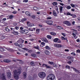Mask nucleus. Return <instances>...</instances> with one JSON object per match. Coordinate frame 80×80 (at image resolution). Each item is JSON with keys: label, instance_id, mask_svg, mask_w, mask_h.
<instances>
[{"label": "nucleus", "instance_id": "obj_1", "mask_svg": "<svg viewBox=\"0 0 80 80\" xmlns=\"http://www.w3.org/2000/svg\"><path fill=\"white\" fill-rule=\"evenodd\" d=\"M21 70L20 69H18V70H15L13 71V75L14 78L16 80H18L19 78V75L21 73Z\"/></svg>", "mask_w": 80, "mask_h": 80}, {"label": "nucleus", "instance_id": "obj_2", "mask_svg": "<svg viewBox=\"0 0 80 80\" xmlns=\"http://www.w3.org/2000/svg\"><path fill=\"white\" fill-rule=\"evenodd\" d=\"M55 78V77L53 74H49L46 78L47 80H54Z\"/></svg>", "mask_w": 80, "mask_h": 80}, {"label": "nucleus", "instance_id": "obj_3", "mask_svg": "<svg viewBox=\"0 0 80 80\" xmlns=\"http://www.w3.org/2000/svg\"><path fill=\"white\" fill-rule=\"evenodd\" d=\"M38 76L41 78H44L46 76V73L44 72H41L38 74Z\"/></svg>", "mask_w": 80, "mask_h": 80}, {"label": "nucleus", "instance_id": "obj_4", "mask_svg": "<svg viewBox=\"0 0 80 80\" xmlns=\"http://www.w3.org/2000/svg\"><path fill=\"white\" fill-rule=\"evenodd\" d=\"M45 22L49 25H53V21H52L47 20Z\"/></svg>", "mask_w": 80, "mask_h": 80}, {"label": "nucleus", "instance_id": "obj_5", "mask_svg": "<svg viewBox=\"0 0 80 80\" xmlns=\"http://www.w3.org/2000/svg\"><path fill=\"white\" fill-rule=\"evenodd\" d=\"M20 33H28V30H23L20 31Z\"/></svg>", "mask_w": 80, "mask_h": 80}, {"label": "nucleus", "instance_id": "obj_6", "mask_svg": "<svg viewBox=\"0 0 80 80\" xmlns=\"http://www.w3.org/2000/svg\"><path fill=\"white\" fill-rule=\"evenodd\" d=\"M1 78L2 79V80H7L4 74L3 73L1 74V75H0V79H1Z\"/></svg>", "mask_w": 80, "mask_h": 80}, {"label": "nucleus", "instance_id": "obj_7", "mask_svg": "<svg viewBox=\"0 0 80 80\" xmlns=\"http://www.w3.org/2000/svg\"><path fill=\"white\" fill-rule=\"evenodd\" d=\"M42 66H40V67H46L47 68H51V67L45 64H43Z\"/></svg>", "mask_w": 80, "mask_h": 80}, {"label": "nucleus", "instance_id": "obj_8", "mask_svg": "<svg viewBox=\"0 0 80 80\" xmlns=\"http://www.w3.org/2000/svg\"><path fill=\"white\" fill-rule=\"evenodd\" d=\"M18 42L19 43L22 44V43H23V42H24V40L22 38H19V40L18 41Z\"/></svg>", "mask_w": 80, "mask_h": 80}, {"label": "nucleus", "instance_id": "obj_9", "mask_svg": "<svg viewBox=\"0 0 80 80\" xmlns=\"http://www.w3.org/2000/svg\"><path fill=\"white\" fill-rule=\"evenodd\" d=\"M22 75L23 78L24 79H25V78H27V72H23L22 73Z\"/></svg>", "mask_w": 80, "mask_h": 80}, {"label": "nucleus", "instance_id": "obj_10", "mask_svg": "<svg viewBox=\"0 0 80 80\" xmlns=\"http://www.w3.org/2000/svg\"><path fill=\"white\" fill-rule=\"evenodd\" d=\"M67 58L69 60H70V61H71V62H73V57L68 56L67 57Z\"/></svg>", "mask_w": 80, "mask_h": 80}, {"label": "nucleus", "instance_id": "obj_11", "mask_svg": "<svg viewBox=\"0 0 80 80\" xmlns=\"http://www.w3.org/2000/svg\"><path fill=\"white\" fill-rule=\"evenodd\" d=\"M12 33L15 35H18V32L15 31L14 30H13V31L12 32Z\"/></svg>", "mask_w": 80, "mask_h": 80}, {"label": "nucleus", "instance_id": "obj_12", "mask_svg": "<svg viewBox=\"0 0 80 80\" xmlns=\"http://www.w3.org/2000/svg\"><path fill=\"white\" fill-rule=\"evenodd\" d=\"M41 39L44 42H47L48 41L45 37L42 38H41Z\"/></svg>", "mask_w": 80, "mask_h": 80}, {"label": "nucleus", "instance_id": "obj_13", "mask_svg": "<svg viewBox=\"0 0 80 80\" xmlns=\"http://www.w3.org/2000/svg\"><path fill=\"white\" fill-rule=\"evenodd\" d=\"M8 78H11V77L12 76V74L11 72H8Z\"/></svg>", "mask_w": 80, "mask_h": 80}, {"label": "nucleus", "instance_id": "obj_14", "mask_svg": "<svg viewBox=\"0 0 80 80\" xmlns=\"http://www.w3.org/2000/svg\"><path fill=\"white\" fill-rule=\"evenodd\" d=\"M27 25L28 27H32L34 26L33 24L32 23H28V22H27Z\"/></svg>", "mask_w": 80, "mask_h": 80}, {"label": "nucleus", "instance_id": "obj_15", "mask_svg": "<svg viewBox=\"0 0 80 80\" xmlns=\"http://www.w3.org/2000/svg\"><path fill=\"white\" fill-rule=\"evenodd\" d=\"M44 53H45V54H46L47 55H49V54H50V52L48 51V50H45L44 51Z\"/></svg>", "mask_w": 80, "mask_h": 80}, {"label": "nucleus", "instance_id": "obj_16", "mask_svg": "<svg viewBox=\"0 0 80 80\" xmlns=\"http://www.w3.org/2000/svg\"><path fill=\"white\" fill-rule=\"evenodd\" d=\"M3 62H6V63H10V62H11V61L10 60L8 59H4L3 60Z\"/></svg>", "mask_w": 80, "mask_h": 80}, {"label": "nucleus", "instance_id": "obj_17", "mask_svg": "<svg viewBox=\"0 0 80 80\" xmlns=\"http://www.w3.org/2000/svg\"><path fill=\"white\" fill-rule=\"evenodd\" d=\"M52 14L55 17H57V13L55 12V10H53V11Z\"/></svg>", "mask_w": 80, "mask_h": 80}, {"label": "nucleus", "instance_id": "obj_18", "mask_svg": "<svg viewBox=\"0 0 80 80\" xmlns=\"http://www.w3.org/2000/svg\"><path fill=\"white\" fill-rule=\"evenodd\" d=\"M55 47H62V45L59 44H54Z\"/></svg>", "mask_w": 80, "mask_h": 80}, {"label": "nucleus", "instance_id": "obj_19", "mask_svg": "<svg viewBox=\"0 0 80 80\" xmlns=\"http://www.w3.org/2000/svg\"><path fill=\"white\" fill-rule=\"evenodd\" d=\"M72 68H73V70L74 71V72H78V73H80V72L79 71L77 70V69H75V68H72Z\"/></svg>", "mask_w": 80, "mask_h": 80}, {"label": "nucleus", "instance_id": "obj_20", "mask_svg": "<svg viewBox=\"0 0 80 80\" xmlns=\"http://www.w3.org/2000/svg\"><path fill=\"white\" fill-rule=\"evenodd\" d=\"M62 10H63V7L62 6H60V7L59 8V12L61 13H62Z\"/></svg>", "mask_w": 80, "mask_h": 80}, {"label": "nucleus", "instance_id": "obj_21", "mask_svg": "<svg viewBox=\"0 0 80 80\" xmlns=\"http://www.w3.org/2000/svg\"><path fill=\"white\" fill-rule=\"evenodd\" d=\"M40 29L39 28H37L36 29V33L38 34L40 33Z\"/></svg>", "mask_w": 80, "mask_h": 80}, {"label": "nucleus", "instance_id": "obj_22", "mask_svg": "<svg viewBox=\"0 0 80 80\" xmlns=\"http://www.w3.org/2000/svg\"><path fill=\"white\" fill-rule=\"evenodd\" d=\"M72 35H73L74 38L75 39H76V38H78V36H77L76 35V34L74 33H72Z\"/></svg>", "mask_w": 80, "mask_h": 80}, {"label": "nucleus", "instance_id": "obj_23", "mask_svg": "<svg viewBox=\"0 0 80 80\" xmlns=\"http://www.w3.org/2000/svg\"><path fill=\"white\" fill-rule=\"evenodd\" d=\"M50 34H51V35H53V36H55V35H57V34H56V33L53 32H50Z\"/></svg>", "mask_w": 80, "mask_h": 80}, {"label": "nucleus", "instance_id": "obj_24", "mask_svg": "<svg viewBox=\"0 0 80 80\" xmlns=\"http://www.w3.org/2000/svg\"><path fill=\"white\" fill-rule=\"evenodd\" d=\"M66 69H70V67L68 65H66L65 66Z\"/></svg>", "mask_w": 80, "mask_h": 80}, {"label": "nucleus", "instance_id": "obj_25", "mask_svg": "<svg viewBox=\"0 0 80 80\" xmlns=\"http://www.w3.org/2000/svg\"><path fill=\"white\" fill-rule=\"evenodd\" d=\"M57 28L58 29H63V28L60 26H57Z\"/></svg>", "mask_w": 80, "mask_h": 80}, {"label": "nucleus", "instance_id": "obj_26", "mask_svg": "<svg viewBox=\"0 0 80 80\" xmlns=\"http://www.w3.org/2000/svg\"><path fill=\"white\" fill-rule=\"evenodd\" d=\"M5 38V37L4 36H1V37H0V39H1V40H3V39H4V38Z\"/></svg>", "mask_w": 80, "mask_h": 80}, {"label": "nucleus", "instance_id": "obj_27", "mask_svg": "<svg viewBox=\"0 0 80 80\" xmlns=\"http://www.w3.org/2000/svg\"><path fill=\"white\" fill-rule=\"evenodd\" d=\"M34 48L35 49H37V50H39V46L37 45V46H34Z\"/></svg>", "mask_w": 80, "mask_h": 80}, {"label": "nucleus", "instance_id": "obj_28", "mask_svg": "<svg viewBox=\"0 0 80 80\" xmlns=\"http://www.w3.org/2000/svg\"><path fill=\"white\" fill-rule=\"evenodd\" d=\"M58 38H54L53 39V42H57V41H58Z\"/></svg>", "mask_w": 80, "mask_h": 80}, {"label": "nucleus", "instance_id": "obj_29", "mask_svg": "<svg viewBox=\"0 0 80 80\" xmlns=\"http://www.w3.org/2000/svg\"><path fill=\"white\" fill-rule=\"evenodd\" d=\"M25 20H26V18H23L21 20V21L22 23H23V22H24Z\"/></svg>", "mask_w": 80, "mask_h": 80}, {"label": "nucleus", "instance_id": "obj_30", "mask_svg": "<svg viewBox=\"0 0 80 80\" xmlns=\"http://www.w3.org/2000/svg\"><path fill=\"white\" fill-rule=\"evenodd\" d=\"M45 48L46 49H47V50H50V47H49V46H46Z\"/></svg>", "mask_w": 80, "mask_h": 80}, {"label": "nucleus", "instance_id": "obj_31", "mask_svg": "<svg viewBox=\"0 0 80 80\" xmlns=\"http://www.w3.org/2000/svg\"><path fill=\"white\" fill-rule=\"evenodd\" d=\"M47 38H49V39H52V36L50 35H48L47 36Z\"/></svg>", "mask_w": 80, "mask_h": 80}, {"label": "nucleus", "instance_id": "obj_32", "mask_svg": "<svg viewBox=\"0 0 80 80\" xmlns=\"http://www.w3.org/2000/svg\"><path fill=\"white\" fill-rule=\"evenodd\" d=\"M10 52H15V50L13 49L10 48L9 51Z\"/></svg>", "mask_w": 80, "mask_h": 80}, {"label": "nucleus", "instance_id": "obj_33", "mask_svg": "<svg viewBox=\"0 0 80 80\" xmlns=\"http://www.w3.org/2000/svg\"><path fill=\"white\" fill-rule=\"evenodd\" d=\"M31 55L32 57H37V55H36V54L34 53L31 54Z\"/></svg>", "mask_w": 80, "mask_h": 80}, {"label": "nucleus", "instance_id": "obj_34", "mask_svg": "<svg viewBox=\"0 0 80 80\" xmlns=\"http://www.w3.org/2000/svg\"><path fill=\"white\" fill-rule=\"evenodd\" d=\"M48 64H50V65H53L54 63L53 62L49 61L48 62Z\"/></svg>", "mask_w": 80, "mask_h": 80}, {"label": "nucleus", "instance_id": "obj_35", "mask_svg": "<svg viewBox=\"0 0 80 80\" xmlns=\"http://www.w3.org/2000/svg\"><path fill=\"white\" fill-rule=\"evenodd\" d=\"M4 51V49L3 48L0 47V52H3Z\"/></svg>", "mask_w": 80, "mask_h": 80}, {"label": "nucleus", "instance_id": "obj_36", "mask_svg": "<svg viewBox=\"0 0 80 80\" xmlns=\"http://www.w3.org/2000/svg\"><path fill=\"white\" fill-rule=\"evenodd\" d=\"M25 14L27 15H29V16H30V12H29L28 11H26L25 12Z\"/></svg>", "mask_w": 80, "mask_h": 80}, {"label": "nucleus", "instance_id": "obj_37", "mask_svg": "<svg viewBox=\"0 0 80 80\" xmlns=\"http://www.w3.org/2000/svg\"><path fill=\"white\" fill-rule=\"evenodd\" d=\"M5 30H6V31H7V32H10V30L7 28H6L5 29Z\"/></svg>", "mask_w": 80, "mask_h": 80}, {"label": "nucleus", "instance_id": "obj_38", "mask_svg": "<svg viewBox=\"0 0 80 80\" xmlns=\"http://www.w3.org/2000/svg\"><path fill=\"white\" fill-rule=\"evenodd\" d=\"M71 55H72L73 56H76V54L74 52H72L71 53Z\"/></svg>", "mask_w": 80, "mask_h": 80}, {"label": "nucleus", "instance_id": "obj_39", "mask_svg": "<svg viewBox=\"0 0 80 80\" xmlns=\"http://www.w3.org/2000/svg\"><path fill=\"white\" fill-rule=\"evenodd\" d=\"M72 16V18H75L77 16L75 14H72V16Z\"/></svg>", "mask_w": 80, "mask_h": 80}, {"label": "nucleus", "instance_id": "obj_40", "mask_svg": "<svg viewBox=\"0 0 80 80\" xmlns=\"http://www.w3.org/2000/svg\"><path fill=\"white\" fill-rule=\"evenodd\" d=\"M66 25L68 26H70L71 25V24L70 23V22H69L68 21Z\"/></svg>", "mask_w": 80, "mask_h": 80}, {"label": "nucleus", "instance_id": "obj_41", "mask_svg": "<svg viewBox=\"0 0 80 80\" xmlns=\"http://www.w3.org/2000/svg\"><path fill=\"white\" fill-rule=\"evenodd\" d=\"M52 4L53 5H57V2H53Z\"/></svg>", "mask_w": 80, "mask_h": 80}, {"label": "nucleus", "instance_id": "obj_42", "mask_svg": "<svg viewBox=\"0 0 80 80\" xmlns=\"http://www.w3.org/2000/svg\"><path fill=\"white\" fill-rule=\"evenodd\" d=\"M8 16H9V18L10 19H12V18H13V15H11L10 16L9 15Z\"/></svg>", "mask_w": 80, "mask_h": 80}, {"label": "nucleus", "instance_id": "obj_43", "mask_svg": "<svg viewBox=\"0 0 80 80\" xmlns=\"http://www.w3.org/2000/svg\"><path fill=\"white\" fill-rule=\"evenodd\" d=\"M67 9H68V10H69L71 8V7L70 6H68L66 8Z\"/></svg>", "mask_w": 80, "mask_h": 80}, {"label": "nucleus", "instance_id": "obj_44", "mask_svg": "<svg viewBox=\"0 0 80 80\" xmlns=\"http://www.w3.org/2000/svg\"><path fill=\"white\" fill-rule=\"evenodd\" d=\"M68 21H63V23H64V24H66H66L68 23Z\"/></svg>", "mask_w": 80, "mask_h": 80}, {"label": "nucleus", "instance_id": "obj_45", "mask_svg": "<svg viewBox=\"0 0 80 80\" xmlns=\"http://www.w3.org/2000/svg\"><path fill=\"white\" fill-rule=\"evenodd\" d=\"M13 29H15H15L16 30H18V29H19V27H18V26H16L14 28H13Z\"/></svg>", "mask_w": 80, "mask_h": 80}, {"label": "nucleus", "instance_id": "obj_46", "mask_svg": "<svg viewBox=\"0 0 80 80\" xmlns=\"http://www.w3.org/2000/svg\"><path fill=\"white\" fill-rule=\"evenodd\" d=\"M33 9L34 10H38V8L37 7H34Z\"/></svg>", "mask_w": 80, "mask_h": 80}, {"label": "nucleus", "instance_id": "obj_47", "mask_svg": "<svg viewBox=\"0 0 80 80\" xmlns=\"http://www.w3.org/2000/svg\"><path fill=\"white\" fill-rule=\"evenodd\" d=\"M67 15H70V16H71L72 14L70 13L69 12H68L67 13Z\"/></svg>", "mask_w": 80, "mask_h": 80}, {"label": "nucleus", "instance_id": "obj_48", "mask_svg": "<svg viewBox=\"0 0 80 80\" xmlns=\"http://www.w3.org/2000/svg\"><path fill=\"white\" fill-rule=\"evenodd\" d=\"M13 25H14V26H16L17 25V23L16 22H14L13 23Z\"/></svg>", "mask_w": 80, "mask_h": 80}, {"label": "nucleus", "instance_id": "obj_49", "mask_svg": "<svg viewBox=\"0 0 80 80\" xmlns=\"http://www.w3.org/2000/svg\"><path fill=\"white\" fill-rule=\"evenodd\" d=\"M57 43H62V41L59 39H58V40L57 42Z\"/></svg>", "mask_w": 80, "mask_h": 80}, {"label": "nucleus", "instance_id": "obj_50", "mask_svg": "<svg viewBox=\"0 0 80 80\" xmlns=\"http://www.w3.org/2000/svg\"><path fill=\"white\" fill-rule=\"evenodd\" d=\"M56 10L57 12H58V6H56Z\"/></svg>", "mask_w": 80, "mask_h": 80}, {"label": "nucleus", "instance_id": "obj_51", "mask_svg": "<svg viewBox=\"0 0 80 80\" xmlns=\"http://www.w3.org/2000/svg\"><path fill=\"white\" fill-rule=\"evenodd\" d=\"M61 39H62V40H65L66 39V38H65L63 37H61Z\"/></svg>", "mask_w": 80, "mask_h": 80}, {"label": "nucleus", "instance_id": "obj_52", "mask_svg": "<svg viewBox=\"0 0 80 80\" xmlns=\"http://www.w3.org/2000/svg\"><path fill=\"white\" fill-rule=\"evenodd\" d=\"M53 66L54 67H57V64L53 63Z\"/></svg>", "mask_w": 80, "mask_h": 80}, {"label": "nucleus", "instance_id": "obj_53", "mask_svg": "<svg viewBox=\"0 0 80 80\" xmlns=\"http://www.w3.org/2000/svg\"><path fill=\"white\" fill-rule=\"evenodd\" d=\"M52 17H47L46 18V19L47 20H51V19H52Z\"/></svg>", "mask_w": 80, "mask_h": 80}, {"label": "nucleus", "instance_id": "obj_54", "mask_svg": "<svg viewBox=\"0 0 80 80\" xmlns=\"http://www.w3.org/2000/svg\"><path fill=\"white\" fill-rule=\"evenodd\" d=\"M33 64H34V62H31L30 63V65H32V66H33Z\"/></svg>", "mask_w": 80, "mask_h": 80}, {"label": "nucleus", "instance_id": "obj_55", "mask_svg": "<svg viewBox=\"0 0 80 80\" xmlns=\"http://www.w3.org/2000/svg\"><path fill=\"white\" fill-rule=\"evenodd\" d=\"M18 47H20L21 48V47H22V44H18Z\"/></svg>", "mask_w": 80, "mask_h": 80}, {"label": "nucleus", "instance_id": "obj_56", "mask_svg": "<svg viewBox=\"0 0 80 80\" xmlns=\"http://www.w3.org/2000/svg\"><path fill=\"white\" fill-rule=\"evenodd\" d=\"M23 50H26V51H28V49L27 48H23Z\"/></svg>", "mask_w": 80, "mask_h": 80}, {"label": "nucleus", "instance_id": "obj_57", "mask_svg": "<svg viewBox=\"0 0 80 80\" xmlns=\"http://www.w3.org/2000/svg\"><path fill=\"white\" fill-rule=\"evenodd\" d=\"M69 64V65H71V63H72V62L70 61H69L68 62H67Z\"/></svg>", "mask_w": 80, "mask_h": 80}, {"label": "nucleus", "instance_id": "obj_58", "mask_svg": "<svg viewBox=\"0 0 80 80\" xmlns=\"http://www.w3.org/2000/svg\"><path fill=\"white\" fill-rule=\"evenodd\" d=\"M28 52H29V53H32V50H30L29 49H28Z\"/></svg>", "mask_w": 80, "mask_h": 80}, {"label": "nucleus", "instance_id": "obj_59", "mask_svg": "<svg viewBox=\"0 0 80 80\" xmlns=\"http://www.w3.org/2000/svg\"><path fill=\"white\" fill-rule=\"evenodd\" d=\"M12 13H13L14 14H16L17 13V12L16 11H14L13 12H12Z\"/></svg>", "mask_w": 80, "mask_h": 80}, {"label": "nucleus", "instance_id": "obj_60", "mask_svg": "<svg viewBox=\"0 0 80 80\" xmlns=\"http://www.w3.org/2000/svg\"><path fill=\"white\" fill-rule=\"evenodd\" d=\"M31 17H32V18H35V16L34 15H32L31 16Z\"/></svg>", "mask_w": 80, "mask_h": 80}, {"label": "nucleus", "instance_id": "obj_61", "mask_svg": "<svg viewBox=\"0 0 80 80\" xmlns=\"http://www.w3.org/2000/svg\"><path fill=\"white\" fill-rule=\"evenodd\" d=\"M71 6L72 7H73V8H74V7H75V5L74 4H71Z\"/></svg>", "mask_w": 80, "mask_h": 80}, {"label": "nucleus", "instance_id": "obj_62", "mask_svg": "<svg viewBox=\"0 0 80 80\" xmlns=\"http://www.w3.org/2000/svg\"><path fill=\"white\" fill-rule=\"evenodd\" d=\"M76 52L77 53H80V50L79 49L77 50Z\"/></svg>", "mask_w": 80, "mask_h": 80}, {"label": "nucleus", "instance_id": "obj_63", "mask_svg": "<svg viewBox=\"0 0 80 80\" xmlns=\"http://www.w3.org/2000/svg\"><path fill=\"white\" fill-rule=\"evenodd\" d=\"M23 2L27 3V2H28V0H23Z\"/></svg>", "mask_w": 80, "mask_h": 80}, {"label": "nucleus", "instance_id": "obj_64", "mask_svg": "<svg viewBox=\"0 0 80 80\" xmlns=\"http://www.w3.org/2000/svg\"><path fill=\"white\" fill-rule=\"evenodd\" d=\"M76 41L77 42H80V39L79 38L77 39L76 40Z\"/></svg>", "mask_w": 80, "mask_h": 80}]
</instances>
